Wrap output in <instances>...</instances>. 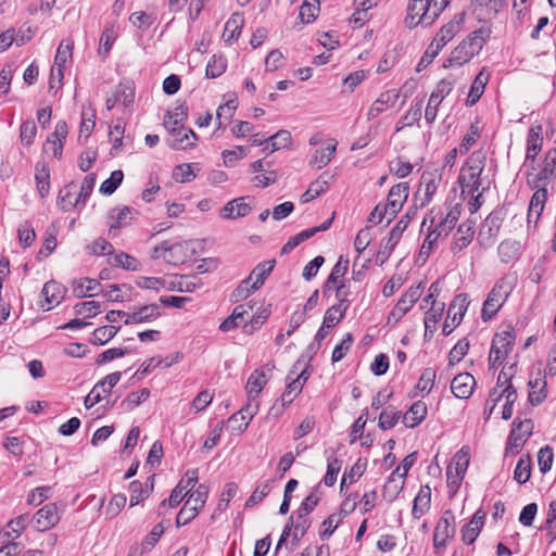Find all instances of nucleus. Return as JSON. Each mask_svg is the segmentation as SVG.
Returning a JSON list of instances; mask_svg holds the SVG:
<instances>
[{"label":"nucleus","instance_id":"45","mask_svg":"<svg viewBox=\"0 0 556 556\" xmlns=\"http://www.w3.org/2000/svg\"><path fill=\"white\" fill-rule=\"evenodd\" d=\"M118 330L119 327L115 326L99 327L92 332V338L90 339V342L92 344L103 345L111 339H113L118 332Z\"/></svg>","mask_w":556,"mask_h":556},{"label":"nucleus","instance_id":"38","mask_svg":"<svg viewBox=\"0 0 556 556\" xmlns=\"http://www.w3.org/2000/svg\"><path fill=\"white\" fill-rule=\"evenodd\" d=\"M100 283L92 278H83L74 282V293L77 298L94 296L98 294Z\"/></svg>","mask_w":556,"mask_h":556},{"label":"nucleus","instance_id":"59","mask_svg":"<svg viewBox=\"0 0 556 556\" xmlns=\"http://www.w3.org/2000/svg\"><path fill=\"white\" fill-rule=\"evenodd\" d=\"M328 188V182L326 180L317 179L311 184L308 189L302 194L301 201L303 203L309 202L324 193Z\"/></svg>","mask_w":556,"mask_h":556},{"label":"nucleus","instance_id":"4","mask_svg":"<svg viewBox=\"0 0 556 556\" xmlns=\"http://www.w3.org/2000/svg\"><path fill=\"white\" fill-rule=\"evenodd\" d=\"M417 213V205H414L407 210L405 215L401 217V219L396 223L393 229L390 232V237L386 241V243L381 247V249L376 254V264L381 266L383 265L388 258L390 257L393 249L399 243L402 233L407 228L410 219Z\"/></svg>","mask_w":556,"mask_h":556},{"label":"nucleus","instance_id":"33","mask_svg":"<svg viewBox=\"0 0 556 556\" xmlns=\"http://www.w3.org/2000/svg\"><path fill=\"white\" fill-rule=\"evenodd\" d=\"M337 146L338 142L336 139H329L325 148L315 151L311 163L316 165L317 168L325 167L333 157Z\"/></svg>","mask_w":556,"mask_h":556},{"label":"nucleus","instance_id":"48","mask_svg":"<svg viewBox=\"0 0 556 556\" xmlns=\"http://www.w3.org/2000/svg\"><path fill=\"white\" fill-rule=\"evenodd\" d=\"M130 213L131 210L128 206H124L123 208L117 211L113 210L110 214V217L114 219V223L111 224L109 233L112 235L114 230H117L123 226H126L131 219Z\"/></svg>","mask_w":556,"mask_h":556},{"label":"nucleus","instance_id":"39","mask_svg":"<svg viewBox=\"0 0 556 556\" xmlns=\"http://www.w3.org/2000/svg\"><path fill=\"white\" fill-rule=\"evenodd\" d=\"M555 173L553 169L548 167H543L538 174H529L528 175V185L531 189L534 188H546L548 184L555 178Z\"/></svg>","mask_w":556,"mask_h":556},{"label":"nucleus","instance_id":"12","mask_svg":"<svg viewBox=\"0 0 556 556\" xmlns=\"http://www.w3.org/2000/svg\"><path fill=\"white\" fill-rule=\"evenodd\" d=\"M532 430L533 424L530 419H526L523 421L515 420L508 437L506 450L517 453L525 444L526 440L531 435Z\"/></svg>","mask_w":556,"mask_h":556},{"label":"nucleus","instance_id":"13","mask_svg":"<svg viewBox=\"0 0 556 556\" xmlns=\"http://www.w3.org/2000/svg\"><path fill=\"white\" fill-rule=\"evenodd\" d=\"M421 283L410 287L397 301L396 305L390 313L389 319L391 317H393L395 320L401 319L418 301L421 295Z\"/></svg>","mask_w":556,"mask_h":556},{"label":"nucleus","instance_id":"52","mask_svg":"<svg viewBox=\"0 0 556 556\" xmlns=\"http://www.w3.org/2000/svg\"><path fill=\"white\" fill-rule=\"evenodd\" d=\"M124 179V173L121 169L113 170L111 176L100 186V192L103 194H112L121 186Z\"/></svg>","mask_w":556,"mask_h":556},{"label":"nucleus","instance_id":"5","mask_svg":"<svg viewBox=\"0 0 556 556\" xmlns=\"http://www.w3.org/2000/svg\"><path fill=\"white\" fill-rule=\"evenodd\" d=\"M430 0H409L407 7L406 26L409 28L421 24L424 27L431 25L437 18L426 20L428 12L431 11Z\"/></svg>","mask_w":556,"mask_h":556},{"label":"nucleus","instance_id":"27","mask_svg":"<svg viewBox=\"0 0 556 556\" xmlns=\"http://www.w3.org/2000/svg\"><path fill=\"white\" fill-rule=\"evenodd\" d=\"M437 188L438 181L434 175L431 173H424L421 176L419 188L415 193V201L419 200L420 192L424 190V199L420 200V206H425L431 201Z\"/></svg>","mask_w":556,"mask_h":556},{"label":"nucleus","instance_id":"50","mask_svg":"<svg viewBox=\"0 0 556 556\" xmlns=\"http://www.w3.org/2000/svg\"><path fill=\"white\" fill-rule=\"evenodd\" d=\"M531 477V458L529 455L520 457L518 460L515 471L514 479L518 483H526Z\"/></svg>","mask_w":556,"mask_h":556},{"label":"nucleus","instance_id":"40","mask_svg":"<svg viewBox=\"0 0 556 556\" xmlns=\"http://www.w3.org/2000/svg\"><path fill=\"white\" fill-rule=\"evenodd\" d=\"M174 138L168 142V146L174 150H182L194 146L197 135L192 129H186L180 135H172Z\"/></svg>","mask_w":556,"mask_h":556},{"label":"nucleus","instance_id":"30","mask_svg":"<svg viewBox=\"0 0 556 556\" xmlns=\"http://www.w3.org/2000/svg\"><path fill=\"white\" fill-rule=\"evenodd\" d=\"M427 416V405L422 401H417L412 404L409 409L403 417V422L408 428L418 426Z\"/></svg>","mask_w":556,"mask_h":556},{"label":"nucleus","instance_id":"1","mask_svg":"<svg viewBox=\"0 0 556 556\" xmlns=\"http://www.w3.org/2000/svg\"><path fill=\"white\" fill-rule=\"evenodd\" d=\"M489 31L484 28H479L470 33L452 52L450 58L444 63V67L462 66L469 62L477 55L483 48Z\"/></svg>","mask_w":556,"mask_h":556},{"label":"nucleus","instance_id":"25","mask_svg":"<svg viewBox=\"0 0 556 556\" xmlns=\"http://www.w3.org/2000/svg\"><path fill=\"white\" fill-rule=\"evenodd\" d=\"M73 48L74 42L70 39L62 40L58 47L53 66L56 67L58 83H61L63 79V70L65 67L67 60L72 58Z\"/></svg>","mask_w":556,"mask_h":556},{"label":"nucleus","instance_id":"60","mask_svg":"<svg viewBox=\"0 0 556 556\" xmlns=\"http://www.w3.org/2000/svg\"><path fill=\"white\" fill-rule=\"evenodd\" d=\"M469 341L467 339L459 340L448 353V365L454 366L460 362L463 357L468 353Z\"/></svg>","mask_w":556,"mask_h":556},{"label":"nucleus","instance_id":"3","mask_svg":"<svg viewBox=\"0 0 556 556\" xmlns=\"http://www.w3.org/2000/svg\"><path fill=\"white\" fill-rule=\"evenodd\" d=\"M513 289V283L507 278H501L488 294L483 303L481 318L484 321L490 320L502 307L503 303L509 295Z\"/></svg>","mask_w":556,"mask_h":556},{"label":"nucleus","instance_id":"16","mask_svg":"<svg viewBox=\"0 0 556 556\" xmlns=\"http://www.w3.org/2000/svg\"><path fill=\"white\" fill-rule=\"evenodd\" d=\"M453 462L455 466L450 465L446 470L447 482L458 488L469 465V458L464 450H460L453 457Z\"/></svg>","mask_w":556,"mask_h":556},{"label":"nucleus","instance_id":"22","mask_svg":"<svg viewBox=\"0 0 556 556\" xmlns=\"http://www.w3.org/2000/svg\"><path fill=\"white\" fill-rule=\"evenodd\" d=\"M160 315V306L155 303H152L143 305L131 314H128L124 323L125 325L149 323L153 319H156Z\"/></svg>","mask_w":556,"mask_h":556},{"label":"nucleus","instance_id":"55","mask_svg":"<svg viewBox=\"0 0 556 556\" xmlns=\"http://www.w3.org/2000/svg\"><path fill=\"white\" fill-rule=\"evenodd\" d=\"M316 235V230L305 229L295 236L289 238V240L283 244L281 248V254H288L293 249H295L300 243L304 242L305 240L312 238Z\"/></svg>","mask_w":556,"mask_h":556},{"label":"nucleus","instance_id":"20","mask_svg":"<svg viewBox=\"0 0 556 556\" xmlns=\"http://www.w3.org/2000/svg\"><path fill=\"white\" fill-rule=\"evenodd\" d=\"M475 235V222L466 220L462 223L454 236V241L451 245V250L454 254L460 252L463 249L468 247L472 241Z\"/></svg>","mask_w":556,"mask_h":556},{"label":"nucleus","instance_id":"57","mask_svg":"<svg viewBox=\"0 0 556 556\" xmlns=\"http://www.w3.org/2000/svg\"><path fill=\"white\" fill-rule=\"evenodd\" d=\"M90 255H110L114 252L113 245L103 238H98L86 247Z\"/></svg>","mask_w":556,"mask_h":556},{"label":"nucleus","instance_id":"17","mask_svg":"<svg viewBox=\"0 0 556 556\" xmlns=\"http://www.w3.org/2000/svg\"><path fill=\"white\" fill-rule=\"evenodd\" d=\"M188 117V108L185 104L177 105L168 112L164 118V126L170 135H180L185 130L184 122Z\"/></svg>","mask_w":556,"mask_h":556},{"label":"nucleus","instance_id":"37","mask_svg":"<svg viewBox=\"0 0 556 556\" xmlns=\"http://www.w3.org/2000/svg\"><path fill=\"white\" fill-rule=\"evenodd\" d=\"M460 212L457 206L452 207L445 215V217L435 226L433 231L440 237H447L451 230L455 227L458 222Z\"/></svg>","mask_w":556,"mask_h":556},{"label":"nucleus","instance_id":"54","mask_svg":"<svg viewBox=\"0 0 556 556\" xmlns=\"http://www.w3.org/2000/svg\"><path fill=\"white\" fill-rule=\"evenodd\" d=\"M366 459H358L351 469L343 475L341 481V490L346 485V483L352 484L356 481L357 478L362 477L366 469Z\"/></svg>","mask_w":556,"mask_h":556},{"label":"nucleus","instance_id":"10","mask_svg":"<svg viewBox=\"0 0 556 556\" xmlns=\"http://www.w3.org/2000/svg\"><path fill=\"white\" fill-rule=\"evenodd\" d=\"M468 304L469 302L466 293H459L458 295L455 296L453 302L450 304L447 311V319H451V324L448 323V320H446L443 326V333L445 336H448L453 331V329L460 324L467 311Z\"/></svg>","mask_w":556,"mask_h":556},{"label":"nucleus","instance_id":"29","mask_svg":"<svg viewBox=\"0 0 556 556\" xmlns=\"http://www.w3.org/2000/svg\"><path fill=\"white\" fill-rule=\"evenodd\" d=\"M249 312L244 308L243 305H238L233 308L230 316H228L222 324L219 325V330L223 332L230 331L240 325H244L248 323Z\"/></svg>","mask_w":556,"mask_h":556},{"label":"nucleus","instance_id":"28","mask_svg":"<svg viewBox=\"0 0 556 556\" xmlns=\"http://www.w3.org/2000/svg\"><path fill=\"white\" fill-rule=\"evenodd\" d=\"M431 503V489L429 485H421L418 494L416 495L413 504L412 515L414 518L419 519L430 508Z\"/></svg>","mask_w":556,"mask_h":556},{"label":"nucleus","instance_id":"24","mask_svg":"<svg viewBox=\"0 0 556 556\" xmlns=\"http://www.w3.org/2000/svg\"><path fill=\"white\" fill-rule=\"evenodd\" d=\"M529 387L531 389L528 395L529 402L533 406L541 404L546 399L547 395V382L545 376H543L541 371H539L535 378H531L529 380Z\"/></svg>","mask_w":556,"mask_h":556},{"label":"nucleus","instance_id":"56","mask_svg":"<svg viewBox=\"0 0 556 556\" xmlns=\"http://www.w3.org/2000/svg\"><path fill=\"white\" fill-rule=\"evenodd\" d=\"M208 496V488L204 484H200L197 490L189 495L186 501V504L191 507H195L200 511V509L204 506Z\"/></svg>","mask_w":556,"mask_h":556},{"label":"nucleus","instance_id":"35","mask_svg":"<svg viewBox=\"0 0 556 556\" xmlns=\"http://www.w3.org/2000/svg\"><path fill=\"white\" fill-rule=\"evenodd\" d=\"M276 264L275 260H270L267 262L260 263L249 276H252V289L258 290L265 282L266 278L269 276L271 270L274 269Z\"/></svg>","mask_w":556,"mask_h":556},{"label":"nucleus","instance_id":"32","mask_svg":"<svg viewBox=\"0 0 556 556\" xmlns=\"http://www.w3.org/2000/svg\"><path fill=\"white\" fill-rule=\"evenodd\" d=\"M189 258V243L187 241L168 242V251L166 262L173 265L184 264Z\"/></svg>","mask_w":556,"mask_h":556},{"label":"nucleus","instance_id":"42","mask_svg":"<svg viewBox=\"0 0 556 556\" xmlns=\"http://www.w3.org/2000/svg\"><path fill=\"white\" fill-rule=\"evenodd\" d=\"M294 374V371H291L287 377L288 384L286 387L285 392L281 394L282 405L290 404L295 399V396L302 391L303 382L300 381L299 378H293L292 375Z\"/></svg>","mask_w":556,"mask_h":556},{"label":"nucleus","instance_id":"18","mask_svg":"<svg viewBox=\"0 0 556 556\" xmlns=\"http://www.w3.org/2000/svg\"><path fill=\"white\" fill-rule=\"evenodd\" d=\"M476 386L475 377L469 372L456 375L451 382V391L458 399H468Z\"/></svg>","mask_w":556,"mask_h":556},{"label":"nucleus","instance_id":"41","mask_svg":"<svg viewBox=\"0 0 556 556\" xmlns=\"http://www.w3.org/2000/svg\"><path fill=\"white\" fill-rule=\"evenodd\" d=\"M291 142V134L289 130L281 129L275 135L266 138V147L264 150H270V152L287 148Z\"/></svg>","mask_w":556,"mask_h":556},{"label":"nucleus","instance_id":"11","mask_svg":"<svg viewBox=\"0 0 556 556\" xmlns=\"http://www.w3.org/2000/svg\"><path fill=\"white\" fill-rule=\"evenodd\" d=\"M409 193V186L407 182H400L394 185L388 194L386 210L389 211V223L402 210L403 204L406 202Z\"/></svg>","mask_w":556,"mask_h":556},{"label":"nucleus","instance_id":"53","mask_svg":"<svg viewBox=\"0 0 556 556\" xmlns=\"http://www.w3.org/2000/svg\"><path fill=\"white\" fill-rule=\"evenodd\" d=\"M165 531V527L163 522L155 525L152 530L146 535L141 543V552H148L155 546L159 542L160 538Z\"/></svg>","mask_w":556,"mask_h":556},{"label":"nucleus","instance_id":"26","mask_svg":"<svg viewBox=\"0 0 556 556\" xmlns=\"http://www.w3.org/2000/svg\"><path fill=\"white\" fill-rule=\"evenodd\" d=\"M399 96L393 91L382 92L379 98L371 104L367 117L369 121L378 117L382 112H384L388 108H392Z\"/></svg>","mask_w":556,"mask_h":556},{"label":"nucleus","instance_id":"6","mask_svg":"<svg viewBox=\"0 0 556 556\" xmlns=\"http://www.w3.org/2000/svg\"><path fill=\"white\" fill-rule=\"evenodd\" d=\"M514 341L515 337L509 331H504L503 333L495 336L492 341L489 355V363L491 367L501 364L505 359V357L511 351Z\"/></svg>","mask_w":556,"mask_h":556},{"label":"nucleus","instance_id":"51","mask_svg":"<svg viewBox=\"0 0 556 556\" xmlns=\"http://www.w3.org/2000/svg\"><path fill=\"white\" fill-rule=\"evenodd\" d=\"M318 489L319 486H316L314 491H312L305 500L302 502L301 506L299 507L296 514L299 519H306L305 517L314 510V508L317 506L320 497L318 495Z\"/></svg>","mask_w":556,"mask_h":556},{"label":"nucleus","instance_id":"62","mask_svg":"<svg viewBox=\"0 0 556 556\" xmlns=\"http://www.w3.org/2000/svg\"><path fill=\"white\" fill-rule=\"evenodd\" d=\"M460 22L462 18L452 20L444 26H442L440 30L437 33V35L439 36V40H444L446 43L450 42L454 38V36L459 31Z\"/></svg>","mask_w":556,"mask_h":556},{"label":"nucleus","instance_id":"36","mask_svg":"<svg viewBox=\"0 0 556 556\" xmlns=\"http://www.w3.org/2000/svg\"><path fill=\"white\" fill-rule=\"evenodd\" d=\"M76 185L70 182L59 192V205L64 211H71L73 207L79 204L78 198L75 197Z\"/></svg>","mask_w":556,"mask_h":556},{"label":"nucleus","instance_id":"64","mask_svg":"<svg viewBox=\"0 0 556 556\" xmlns=\"http://www.w3.org/2000/svg\"><path fill=\"white\" fill-rule=\"evenodd\" d=\"M202 283L197 276H180L175 283L179 292H194Z\"/></svg>","mask_w":556,"mask_h":556},{"label":"nucleus","instance_id":"2","mask_svg":"<svg viewBox=\"0 0 556 556\" xmlns=\"http://www.w3.org/2000/svg\"><path fill=\"white\" fill-rule=\"evenodd\" d=\"M486 161V153L483 150H477L471 153L467 163L460 169L458 182L462 188V192H468L473 194L479 191L482 181L481 174L484 169Z\"/></svg>","mask_w":556,"mask_h":556},{"label":"nucleus","instance_id":"46","mask_svg":"<svg viewBox=\"0 0 556 556\" xmlns=\"http://www.w3.org/2000/svg\"><path fill=\"white\" fill-rule=\"evenodd\" d=\"M61 287L55 281H48L45 283L41 294L43 295L46 303H47V309L52 308L54 304H58L60 302L61 295H60Z\"/></svg>","mask_w":556,"mask_h":556},{"label":"nucleus","instance_id":"23","mask_svg":"<svg viewBox=\"0 0 556 556\" xmlns=\"http://www.w3.org/2000/svg\"><path fill=\"white\" fill-rule=\"evenodd\" d=\"M534 193L530 200L529 211H528V224L533 223L538 224L539 218L544 210L545 202L547 200V189L546 188H534Z\"/></svg>","mask_w":556,"mask_h":556},{"label":"nucleus","instance_id":"49","mask_svg":"<svg viewBox=\"0 0 556 556\" xmlns=\"http://www.w3.org/2000/svg\"><path fill=\"white\" fill-rule=\"evenodd\" d=\"M349 266V260L343 258V256H340L337 264L333 266L330 275L328 276L325 288L330 289L334 287L338 282V279L343 277L348 270Z\"/></svg>","mask_w":556,"mask_h":556},{"label":"nucleus","instance_id":"63","mask_svg":"<svg viewBox=\"0 0 556 556\" xmlns=\"http://www.w3.org/2000/svg\"><path fill=\"white\" fill-rule=\"evenodd\" d=\"M150 395L149 389H141L137 392H131L127 395V397L122 402V406L126 409L130 410L137 406H139L142 402H144Z\"/></svg>","mask_w":556,"mask_h":556},{"label":"nucleus","instance_id":"14","mask_svg":"<svg viewBox=\"0 0 556 556\" xmlns=\"http://www.w3.org/2000/svg\"><path fill=\"white\" fill-rule=\"evenodd\" d=\"M416 458V452L408 454L391 473L384 489L388 490L390 488H393L394 494H397L399 491L402 489L404 484V479L410 467L414 465Z\"/></svg>","mask_w":556,"mask_h":556},{"label":"nucleus","instance_id":"58","mask_svg":"<svg viewBox=\"0 0 556 556\" xmlns=\"http://www.w3.org/2000/svg\"><path fill=\"white\" fill-rule=\"evenodd\" d=\"M116 35L114 31V28L112 26H108L103 29L101 37H100V48H99V54L102 58H105L111 48L113 42L115 41Z\"/></svg>","mask_w":556,"mask_h":556},{"label":"nucleus","instance_id":"44","mask_svg":"<svg viewBox=\"0 0 556 556\" xmlns=\"http://www.w3.org/2000/svg\"><path fill=\"white\" fill-rule=\"evenodd\" d=\"M489 75L484 74L483 71H481L475 78L469 96H468V104L473 105L482 96L485 85L488 84Z\"/></svg>","mask_w":556,"mask_h":556},{"label":"nucleus","instance_id":"21","mask_svg":"<svg viewBox=\"0 0 556 556\" xmlns=\"http://www.w3.org/2000/svg\"><path fill=\"white\" fill-rule=\"evenodd\" d=\"M485 513L477 510L471 520L462 529V540L465 544H472L478 538L484 522Z\"/></svg>","mask_w":556,"mask_h":556},{"label":"nucleus","instance_id":"15","mask_svg":"<svg viewBox=\"0 0 556 556\" xmlns=\"http://www.w3.org/2000/svg\"><path fill=\"white\" fill-rule=\"evenodd\" d=\"M60 520L58 507L54 503H49L40 508L34 516L35 528L38 531H46L54 527Z\"/></svg>","mask_w":556,"mask_h":556},{"label":"nucleus","instance_id":"9","mask_svg":"<svg viewBox=\"0 0 556 556\" xmlns=\"http://www.w3.org/2000/svg\"><path fill=\"white\" fill-rule=\"evenodd\" d=\"M452 90L453 81L448 79H442L438 83L437 88L430 94V99L425 111V118L427 123L431 124L434 122L438 114V106L441 104L443 99L451 93Z\"/></svg>","mask_w":556,"mask_h":556},{"label":"nucleus","instance_id":"47","mask_svg":"<svg viewBox=\"0 0 556 556\" xmlns=\"http://www.w3.org/2000/svg\"><path fill=\"white\" fill-rule=\"evenodd\" d=\"M443 309H444V304L442 303L438 307H431V309L426 313V317H425V329H426L425 336L426 337H428V336L431 337L433 334V332L435 331V326L442 317Z\"/></svg>","mask_w":556,"mask_h":556},{"label":"nucleus","instance_id":"7","mask_svg":"<svg viewBox=\"0 0 556 556\" xmlns=\"http://www.w3.org/2000/svg\"><path fill=\"white\" fill-rule=\"evenodd\" d=\"M344 283L341 282L336 287L338 303L329 307L324 316L323 323L325 327L332 328L344 317L349 307L348 292L343 291Z\"/></svg>","mask_w":556,"mask_h":556},{"label":"nucleus","instance_id":"43","mask_svg":"<svg viewBox=\"0 0 556 556\" xmlns=\"http://www.w3.org/2000/svg\"><path fill=\"white\" fill-rule=\"evenodd\" d=\"M227 70V60L223 54H214L208 61L205 70L207 78H217Z\"/></svg>","mask_w":556,"mask_h":556},{"label":"nucleus","instance_id":"8","mask_svg":"<svg viewBox=\"0 0 556 556\" xmlns=\"http://www.w3.org/2000/svg\"><path fill=\"white\" fill-rule=\"evenodd\" d=\"M455 534V517L452 510L447 509L439 519L433 533V545L435 548L445 547L448 539Z\"/></svg>","mask_w":556,"mask_h":556},{"label":"nucleus","instance_id":"61","mask_svg":"<svg viewBox=\"0 0 556 556\" xmlns=\"http://www.w3.org/2000/svg\"><path fill=\"white\" fill-rule=\"evenodd\" d=\"M173 178L176 182H189L195 178L192 164H179L173 170Z\"/></svg>","mask_w":556,"mask_h":556},{"label":"nucleus","instance_id":"34","mask_svg":"<svg viewBox=\"0 0 556 556\" xmlns=\"http://www.w3.org/2000/svg\"><path fill=\"white\" fill-rule=\"evenodd\" d=\"M244 23V17L241 13H233L230 18L226 22L223 38L226 42L236 40L240 34Z\"/></svg>","mask_w":556,"mask_h":556},{"label":"nucleus","instance_id":"31","mask_svg":"<svg viewBox=\"0 0 556 556\" xmlns=\"http://www.w3.org/2000/svg\"><path fill=\"white\" fill-rule=\"evenodd\" d=\"M266 383L267 379L264 369H255L247 382L248 400L254 401Z\"/></svg>","mask_w":556,"mask_h":556},{"label":"nucleus","instance_id":"19","mask_svg":"<svg viewBox=\"0 0 556 556\" xmlns=\"http://www.w3.org/2000/svg\"><path fill=\"white\" fill-rule=\"evenodd\" d=\"M253 401L249 400V403L242 407L239 412L231 415L228 419V427L231 430V432L241 434L245 431L248 428V421L238 424L239 415H242V420L249 419L251 420L253 416L257 413L258 404L252 403Z\"/></svg>","mask_w":556,"mask_h":556}]
</instances>
